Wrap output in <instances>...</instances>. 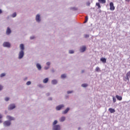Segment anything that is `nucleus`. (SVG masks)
I'll list each match as a JSON object with an SVG mask.
<instances>
[{
  "label": "nucleus",
  "mask_w": 130,
  "mask_h": 130,
  "mask_svg": "<svg viewBox=\"0 0 130 130\" xmlns=\"http://www.w3.org/2000/svg\"><path fill=\"white\" fill-rule=\"evenodd\" d=\"M110 11H114L115 10V7L112 2L110 3Z\"/></svg>",
  "instance_id": "obj_1"
},
{
  "label": "nucleus",
  "mask_w": 130,
  "mask_h": 130,
  "mask_svg": "<svg viewBox=\"0 0 130 130\" xmlns=\"http://www.w3.org/2000/svg\"><path fill=\"white\" fill-rule=\"evenodd\" d=\"M23 56H24V51L21 50L19 53L18 58L19 59H21V58H23Z\"/></svg>",
  "instance_id": "obj_2"
},
{
  "label": "nucleus",
  "mask_w": 130,
  "mask_h": 130,
  "mask_svg": "<svg viewBox=\"0 0 130 130\" xmlns=\"http://www.w3.org/2000/svg\"><path fill=\"white\" fill-rule=\"evenodd\" d=\"M53 130H60V126L59 125H56L53 126Z\"/></svg>",
  "instance_id": "obj_3"
},
{
  "label": "nucleus",
  "mask_w": 130,
  "mask_h": 130,
  "mask_svg": "<svg viewBox=\"0 0 130 130\" xmlns=\"http://www.w3.org/2000/svg\"><path fill=\"white\" fill-rule=\"evenodd\" d=\"M15 108H16V106H15V104H11L8 107V109L9 110H13V109Z\"/></svg>",
  "instance_id": "obj_4"
},
{
  "label": "nucleus",
  "mask_w": 130,
  "mask_h": 130,
  "mask_svg": "<svg viewBox=\"0 0 130 130\" xmlns=\"http://www.w3.org/2000/svg\"><path fill=\"white\" fill-rule=\"evenodd\" d=\"M4 125L5 126H9V125H11V122L9 121H6L4 122Z\"/></svg>",
  "instance_id": "obj_5"
},
{
  "label": "nucleus",
  "mask_w": 130,
  "mask_h": 130,
  "mask_svg": "<svg viewBox=\"0 0 130 130\" xmlns=\"http://www.w3.org/2000/svg\"><path fill=\"white\" fill-rule=\"evenodd\" d=\"M3 46L4 47H11V44L9 42H5L3 44Z\"/></svg>",
  "instance_id": "obj_6"
},
{
  "label": "nucleus",
  "mask_w": 130,
  "mask_h": 130,
  "mask_svg": "<svg viewBox=\"0 0 130 130\" xmlns=\"http://www.w3.org/2000/svg\"><path fill=\"white\" fill-rule=\"evenodd\" d=\"M36 21H37V22H40V21H41V19H40V15L39 14H37L36 17Z\"/></svg>",
  "instance_id": "obj_7"
},
{
  "label": "nucleus",
  "mask_w": 130,
  "mask_h": 130,
  "mask_svg": "<svg viewBox=\"0 0 130 130\" xmlns=\"http://www.w3.org/2000/svg\"><path fill=\"white\" fill-rule=\"evenodd\" d=\"M62 107H64V106L63 105H60L56 107V110H60Z\"/></svg>",
  "instance_id": "obj_8"
},
{
  "label": "nucleus",
  "mask_w": 130,
  "mask_h": 130,
  "mask_svg": "<svg viewBox=\"0 0 130 130\" xmlns=\"http://www.w3.org/2000/svg\"><path fill=\"white\" fill-rule=\"evenodd\" d=\"M80 52H84V51H86V46H83L80 48Z\"/></svg>",
  "instance_id": "obj_9"
},
{
  "label": "nucleus",
  "mask_w": 130,
  "mask_h": 130,
  "mask_svg": "<svg viewBox=\"0 0 130 130\" xmlns=\"http://www.w3.org/2000/svg\"><path fill=\"white\" fill-rule=\"evenodd\" d=\"M11 32H12V30H11V29L10 28V27H8L6 31V34H7V35H10Z\"/></svg>",
  "instance_id": "obj_10"
},
{
  "label": "nucleus",
  "mask_w": 130,
  "mask_h": 130,
  "mask_svg": "<svg viewBox=\"0 0 130 130\" xmlns=\"http://www.w3.org/2000/svg\"><path fill=\"white\" fill-rule=\"evenodd\" d=\"M116 98H117V100H119V101H121V100H122V97L118 95H116Z\"/></svg>",
  "instance_id": "obj_11"
},
{
  "label": "nucleus",
  "mask_w": 130,
  "mask_h": 130,
  "mask_svg": "<svg viewBox=\"0 0 130 130\" xmlns=\"http://www.w3.org/2000/svg\"><path fill=\"white\" fill-rule=\"evenodd\" d=\"M7 118L9 119V120H15V118L11 116H7Z\"/></svg>",
  "instance_id": "obj_12"
},
{
  "label": "nucleus",
  "mask_w": 130,
  "mask_h": 130,
  "mask_svg": "<svg viewBox=\"0 0 130 130\" xmlns=\"http://www.w3.org/2000/svg\"><path fill=\"white\" fill-rule=\"evenodd\" d=\"M109 111H110V113H114V112H115V110L110 108L109 109Z\"/></svg>",
  "instance_id": "obj_13"
},
{
  "label": "nucleus",
  "mask_w": 130,
  "mask_h": 130,
  "mask_svg": "<svg viewBox=\"0 0 130 130\" xmlns=\"http://www.w3.org/2000/svg\"><path fill=\"white\" fill-rule=\"evenodd\" d=\"M20 48L21 50H22V51H24V50L25 49V48L24 47V44H21L20 45Z\"/></svg>",
  "instance_id": "obj_14"
},
{
  "label": "nucleus",
  "mask_w": 130,
  "mask_h": 130,
  "mask_svg": "<svg viewBox=\"0 0 130 130\" xmlns=\"http://www.w3.org/2000/svg\"><path fill=\"white\" fill-rule=\"evenodd\" d=\"M37 68L38 70L40 71V70H41V69H42L41 65H40V64H39V63H37Z\"/></svg>",
  "instance_id": "obj_15"
},
{
  "label": "nucleus",
  "mask_w": 130,
  "mask_h": 130,
  "mask_svg": "<svg viewBox=\"0 0 130 130\" xmlns=\"http://www.w3.org/2000/svg\"><path fill=\"white\" fill-rule=\"evenodd\" d=\"M101 61L105 63H106V58L102 57L101 58Z\"/></svg>",
  "instance_id": "obj_16"
},
{
  "label": "nucleus",
  "mask_w": 130,
  "mask_h": 130,
  "mask_svg": "<svg viewBox=\"0 0 130 130\" xmlns=\"http://www.w3.org/2000/svg\"><path fill=\"white\" fill-rule=\"evenodd\" d=\"M64 120H66V117H61V118L59 119V121L61 122L64 121Z\"/></svg>",
  "instance_id": "obj_17"
},
{
  "label": "nucleus",
  "mask_w": 130,
  "mask_h": 130,
  "mask_svg": "<svg viewBox=\"0 0 130 130\" xmlns=\"http://www.w3.org/2000/svg\"><path fill=\"white\" fill-rule=\"evenodd\" d=\"M69 110H70V108H67V109L64 111L63 112V114H66V113H68V112H69Z\"/></svg>",
  "instance_id": "obj_18"
},
{
  "label": "nucleus",
  "mask_w": 130,
  "mask_h": 130,
  "mask_svg": "<svg viewBox=\"0 0 130 130\" xmlns=\"http://www.w3.org/2000/svg\"><path fill=\"white\" fill-rule=\"evenodd\" d=\"M98 1L101 4H105L106 3V0H98Z\"/></svg>",
  "instance_id": "obj_19"
},
{
  "label": "nucleus",
  "mask_w": 130,
  "mask_h": 130,
  "mask_svg": "<svg viewBox=\"0 0 130 130\" xmlns=\"http://www.w3.org/2000/svg\"><path fill=\"white\" fill-rule=\"evenodd\" d=\"M52 84L53 85H56V84H57V81H56V80H53L52 81Z\"/></svg>",
  "instance_id": "obj_20"
},
{
  "label": "nucleus",
  "mask_w": 130,
  "mask_h": 130,
  "mask_svg": "<svg viewBox=\"0 0 130 130\" xmlns=\"http://www.w3.org/2000/svg\"><path fill=\"white\" fill-rule=\"evenodd\" d=\"M47 82H48V78H46L43 80V83H44L45 84H46Z\"/></svg>",
  "instance_id": "obj_21"
},
{
  "label": "nucleus",
  "mask_w": 130,
  "mask_h": 130,
  "mask_svg": "<svg viewBox=\"0 0 130 130\" xmlns=\"http://www.w3.org/2000/svg\"><path fill=\"white\" fill-rule=\"evenodd\" d=\"M67 77V76L66 75V74H62L61 76V79H64L65 78Z\"/></svg>",
  "instance_id": "obj_22"
},
{
  "label": "nucleus",
  "mask_w": 130,
  "mask_h": 130,
  "mask_svg": "<svg viewBox=\"0 0 130 130\" xmlns=\"http://www.w3.org/2000/svg\"><path fill=\"white\" fill-rule=\"evenodd\" d=\"M96 6H97V7H98L99 9H100L101 8V6H100V3H96Z\"/></svg>",
  "instance_id": "obj_23"
},
{
  "label": "nucleus",
  "mask_w": 130,
  "mask_h": 130,
  "mask_svg": "<svg viewBox=\"0 0 130 130\" xmlns=\"http://www.w3.org/2000/svg\"><path fill=\"white\" fill-rule=\"evenodd\" d=\"M81 86L83 88H86V87H87L88 86V84H82Z\"/></svg>",
  "instance_id": "obj_24"
},
{
  "label": "nucleus",
  "mask_w": 130,
  "mask_h": 130,
  "mask_svg": "<svg viewBox=\"0 0 130 130\" xmlns=\"http://www.w3.org/2000/svg\"><path fill=\"white\" fill-rule=\"evenodd\" d=\"M95 72H100V68L99 67H96L95 68Z\"/></svg>",
  "instance_id": "obj_25"
},
{
  "label": "nucleus",
  "mask_w": 130,
  "mask_h": 130,
  "mask_svg": "<svg viewBox=\"0 0 130 130\" xmlns=\"http://www.w3.org/2000/svg\"><path fill=\"white\" fill-rule=\"evenodd\" d=\"M17 16V13H14L12 15V18H15V17H16Z\"/></svg>",
  "instance_id": "obj_26"
},
{
  "label": "nucleus",
  "mask_w": 130,
  "mask_h": 130,
  "mask_svg": "<svg viewBox=\"0 0 130 130\" xmlns=\"http://www.w3.org/2000/svg\"><path fill=\"white\" fill-rule=\"evenodd\" d=\"M88 16H86L85 20L84 23H87V22H88Z\"/></svg>",
  "instance_id": "obj_27"
},
{
  "label": "nucleus",
  "mask_w": 130,
  "mask_h": 130,
  "mask_svg": "<svg viewBox=\"0 0 130 130\" xmlns=\"http://www.w3.org/2000/svg\"><path fill=\"white\" fill-rule=\"evenodd\" d=\"M56 123H57V120H55L53 123V125H56L55 124H56Z\"/></svg>",
  "instance_id": "obj_28"
},
{
  "label": "nucleus",
  "mask_w": 130,
  "mask_h": 130,
  "mask_svg": "<svg viewBox=\"0 0 130 130\" xmlns=\"http://www.w3.org/2000/svg\"><path fill=\"white\" fill-rule=\"evenodd\" d=\"M127 77H130V71L128 72L126 75Z\"/></svg>",
  "instance_id": "obj_29"
},
{
  "label": "nucleus",
  "mask_w": 130,
  "mask_h": 130,
  "mask_svg": "<svg viewBox=\"0 0 130 130\" xmlns=\"http://www.w3.org/2000/svg\"><path fill=\"white\" fill-rule=\"evenodd\" d=\"M74 50H70V51H69V53H70V54H73V53H74Z\"/></svg>",
  "instance_id": "obj_30"
},
{
  "label": "nucleus",
  "mask_w": 130,
  "mask_h": 130,
  "mask_svg": "<svg viewBox=\"0 0 130 130\" xmlns=\"http://www.w3.org/2000/svg\"><path fill=\"white\" fill-rule=\"evenodd\" d=\"M6 76V74L5 73H2L1 75V78H3V77H5Z\"/></svg>",
  "instance_id": "obj_31"
},
{
  "label": "nucleus",
  "mask_w": 130,
  "mask_h": 130,
  "mask_svg": "<svg viewBox=\"0 0 130 130\" xmlns=\"http://www.w3.org/2000/svg\"><path fill=\"white\" fill-rule=\"evenodd\" d=\"M126 78H125V79H126V80H127V81H129V76H126Z\"/></svg>",
  "instance_id": "obj_32"
},
{
  "label": "nucleus",
  "mask_w": 130,
  "mask_h": 130,
  "mask_svg": "<svg viewBox=\"0 0 130 130\" xmlns=\"http://www.w3.org/2000/svg\"><path fill=\"white\" fill-rule=\"evenodd\" d=\"M26 85H27V86H29V85H31V82L30 81H28L26 83Z\"/></svg>",
  "instance_id": "obj_33"
},
{
  "label": "nucleus",
  "mask_w": 130,
  "mask_h": 130,
  "mask_svg": "<svg viewBox=\"0 0 130 130\" xmlns=\"http://www.w3.org/2000/svg\"><path fill=\"white\" fill-rule=\"evenodd\" d=\"M113 101L114 103H115V102H116V99H115V98H113Z\"/></svg>",
  "instance_id": "obj_34"
},
{
  "label": "nucleus",
  "mask_w": 130,
  "mask_h": 130,
  "mask_svg": "<svg viewBox=\"0 0 130 130\" xmlns=\"http://www.w3.org/2000/svg\"><path fill=\"white\" fill-rule=\"evenodd\" d=\"M84 37L85 38H88V37H89V35H85Z\"/></svg>",
  "instance_id": "obj_35"
},
{
  "label": "nucleus",
  "mask_w": 130,
  "mask_h": 130,
  "mask_svg": "<svg viewBox=\"0 0 130 130\" xmlns=\"http://www.w3.org/2000/svg\"><path fill=\"white\" fill-rule=\"evenodd\" d=\"M9 100H10V98H5V101H9Z\"/></svg>",
  "instance_id": "obj_36"
},
{
  "label": "nucleus",
  "mask_w": 130,
  "mask_h": 130,
  "mask_svg": "<svg viewBox=\"0 0 130 130\" xmlns=\"http://www.w3.org/2000/svg\"><path fill=\"white\" fill-rule=\"evenodd\" d=\"M67 93H68V94H71V93H73V91H68L67 92Z\"/></svg>",
  "instance_id": "obj_37"
},
{
  "label": "nucleus",
  "mask_w": 130,
  "mask_h": 130,
  "mask_svg": "<svg viewBox=\"0 0 130 130\" xmlns=\"http://www.w3.org/2000/svg\"><path fill=\"white\" fill-rule=\"evenodd\" d=\"M46 64L48 66H50V62H47Z\"/></svg>",
  "instance_id": "obj_38"
},
{
  "label": "nucleus",
  "mask_w": 130,
  "mask_h": 130,
  "mask_svg": "<svg viewBox=\"0 0 130 130\" xmlns=\"http://www.w3.org/2000/svg\"><path fill=\"white\" fill-rule=\"evenodd\" d=\"M1 90H3V86L0 85V91H1Z\"/></svg>",
  "instance_id": "obj_39"
},
{
  "label": "nucleus",
  "mask_w": 130,
  "mask_h": 130,
  "mask_svg": "<svg viewBox=\"0 0 130 130\" xmlns=\"http://www.w3.org/2000/svg\"><path fill=\"white\" fill-rule=\"evenodd\" d=\"M34 38H35V37H30V39H34Z\"/></svg>",
  "instance_id": "obj_40"
},
{
  "label": "nucleus",
  "mask_w": 130,
  "mask_h": 130,
  "mask_svg": "<svg viewBox=\"0 0 130 130\" xmlns=\"http://www.w3.org/2000/svg\"><path fill=\"white\" fill-rule=\"evenodd\" d=\"M125 2H127V3H129V2H130V0H125Z\"/></svg>",
  "instance_id": "obj_41"
},
{
  "label": "nucleus",
  "mask_w": 130,
  "mask_h": 130,
  "mask_svg": "<svg viewBox=\"0 0 130 130\" xmlns=\"http://www.w3.org/2000/svg\"><path fill=\"white\" fill-rule=\"evenodd\" d=\"M1 118H3V116L2 115V114H0V119Z\"/></svg>",
  "instance_id": "obj_42"
},
{
  "label": "nucleus",
  "mask_w": 130,
  "mask_h": 130,
  "mask_svg": "<svg viewBox=\"0 0 130 130\" xmlns=\"http://www.w3.org/2000/svg\"><path fill=\"white\" fill-rule=\"evenodd\" d=\"M3 13V11H2V10L0 9V14H2Z\"/></svg>",
  "instance_id": "obj_43"
},
{
  "label": "nucleus",
  "mask_w": 130,
  "mask_h": 130,
  "mask_svg": "<svg viewBox=\"0 0 130 130\" xmlns=\"http://www.w3.org/2000/svg\"><path fill=\"white\" fill-rule=\"evenodd\" d=\"M45 70H48V68L45 67Z\"/></svg>",
  "instance_id": "obj_44"
},
{
  "label": "nucleus",
  "mask_w": 130,
  "mask_h": 130,
  "mask_svg": "<svg viewBox=\"0 0 130 130\" xmlns=\"http://www.w3.org/2000/svg\"><path fill=\"white\" fill-rule=\"evenodd\" d=\"M2 122H3V121H2V120L0 119V123H2Z\"/></svg>",
  "instance_id": "obj_45"
},
{
  "label": "nucleus",
  "mask_w": 130,
  "mask_h": 130,
  "mask_svg": "<svg viewBox=\"0 0 130 130\" xmlns=\"http://www.w3.org/2000/svg\"><path fill=\"white\" fill-rule=\"evenodd\" d=\"M84 70H82V73H84Z\"/></svg>",
  "instance_id": "obj_46"
},
{
  "label": "nucleus",
  "mask_w": 130,
  "mask_h": 130,
  "mask_svg": "<svg viewBox=\"0 0 130 130\" xmlns=\"http://www.w3.org/2000/svg\"><path fill=\"white\" fill-rule=\"evenodd\" d=\"M49 100H52V99L50 98V99H49Z\"/></svg>",
  "instance_id": "obj_47"
}]
</instances>
